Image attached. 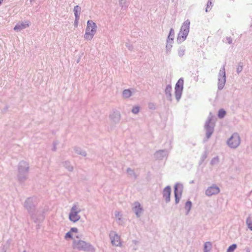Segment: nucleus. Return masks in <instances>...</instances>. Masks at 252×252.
Instances as JSON below:
<instances>
[{
  "mask_svg": "<svg viewBox=\"0 0 252 252\" xmlns=\"http://www.w3.org/2000/svg\"><path fill=\"white\" fill-rule=\"evenodd\" d=\"M29 164L25 161H21L18 165V180L21 183L24 182L28 178Z\"/></svg>",
  "mask_w": 252,
  "mask_h": 252,
  "instance_id": "nucleus-1",
  "label": "nucleus"
},
{
  "mask_svg": "<svg viewBox=\"0 0 252 252\" xmlns=\"http://www.w3.org/2000/svg\"><path fill=\"white\" fill-rule=\"evenodd\" d=\"M34 199L32 197L28 198L25 202L24 206L29 212L31 216V218L35 222H38L42 221L44 219V217L42 215L39 216V219L35 218L34 215L33 214V212L35 211V204L34 203Z\"/></svg>",
  "mask_w": 252,
  "mask_h": 252,
  "instance_id": "nucleus-2",
  "label": "nucleus"
},
{
  "mask_svg": "<svg viewBox=\"0 0 252 252\" xmlns=\"http://www.w3.org/2000/svg\"><path fill=\"white\" fill-rule=\"evenodd\" d=\"M82 210L78 202L74 203L69 213L68 219L69 220L73 222L78 221L81 219L79 213Z\"/></svg>",
  "mask_w": 252,
  "mask_h": 252,
  "instance_id": "nucleus-3",
  "label": "nucleus"
},
{
  "mask_svg": "<svg viewBox=\"0 0 252 252\" xmlns=\"http://www.w3.org/2000/svg\"><path fill=\"white\" fill-rule=\"evenodd\" d=\"M189 25L190 21L188 19L186 20L183 24L177 39V41L178 43H181L186 39L189 31Z\"/></svg>",
  "mask_w": 252,
  "mask_h": 252,
  "instance_id": "nucleus-4",
  "label": "nucleus"
},
{
  "mask_svg": "<svg viewBox=\"0 0 252 252\" xmlns=\"http://www.w3.org/2000/svg\"><path fill=\"white\" fill-rule=\"evenodd\" d=\"M97 26L92 20H88L87 23V27L84 36L85 39L91 40L96 32Z\"/></svg>",
  "mask_w": 252,
  "mask_h": 252,
  "instance_id": "nucleus-5",
  "label": "nucleus"
},
{
  "mask_svg": "<svg viewBox=\"0 0 252 252\" xmlns=\"http://www.w3.org/2000/svg\"><path fill=\"white\" fill-rule=\"evenodd\" d=\"M241 143V138L237 132L233 133L226 142L227 145L231 149H236Z\"/></svg>",
  "mask_w": 252,
  "mask_h": 252,
  "instance_id": "nucleus-6",
  "label": "nucleus"
},
{
  "mask_svg": "<svg viewBox=\"0 0 252 252\" xmlns=\"http://www.w3.org/2000/svg\"><path fill=\"white\" fill-rule=\"evenodd\" d=\"M73 248L79 251H89L93 248L89 243L82 240H75L73 242Z\"/></svg>",
  "mask_w": 252,
  "mask_h": 252,
  "instance_id": "nucleus-7",
  "label": "nucleus"
},
{
  "mask_svg": "<svg viewBox=\"0 0 252 252\" xmlns=\"http://www.w3.org/2000/svg\"><path fill=\"white\" fill-rule=\"evenodd\" d=\"M213 118V116L212 113L210 112L205 125L206 136L207 139H209L211 137L214 131V124L212 122Z\"/></svg>",
  "mask_w": 252,
  "mask_h": 252,
  "instance_id": "nucleus-8",
  "label": "nucleus"
},
{
  "mask_svg": "<svg viewBox=\"0 0 252 252\" xmlns=\"http://www.w3.org/2000/svg\"><path fill=\"white\" fill-rule=\"evenodd\" d=\"M226 83V73L224 65L220 68L218 75V89L219 90L223 89Z\"/></svg>",
  "mask_w": 252,
  "mask_h": 252,
  "instance_id": "nucleus-9",
  "label": "nucleus"
},
{
  "mask_svg": "<svg viewBox=\"0 0 252 252\" xmlns=\"http://www.w3.org/2000/svg\"><path fill=\"white\" fill-rule=\"evenodd\" d=\"M109 118L111 125H116L118 124L121 119L120 112L116 109L113 110L109 114Z\"/></svg>",
  "mask_w": 252,
  "mask_h": 252,
  "instance_id": "nucleus-10",
  "label": "nucleus"
},
{
  "mask_svg": "<svg viewBox=\"0 0 252 252\" xmlns=\"http://www.w3.org/2000/svg\"><path fill=\"white\" fill-rule=\"evenodd\" d=\"M184 187L181 183H176L174 186V193L175 199V204H177L181 198Z\"/></svg>",
  "mask_w": 252,
  "mask_h": 252,
  "instance_id": "nucleus-11",
  "label": "nucleus"
},
{
  "mask_svg": "<svg viewBox=\"0 0 252 252\" xmlns=\"http://www.w3.org/2000/svg\"><path fill=\"white\" fill-rule=\"evenodd\" d=\"M109 237L111 244L116 247H121L122 242L120 236L115 231H111L109 233Z\"/></svg>",
  "mask_w": 252,
  "mask_h": 252,
  "instance_id": "nucleus-12",
  "label": "nucleus"
},
{
  "mask_svg": "<svg viewBox=\"0 0 252 252\" xmlns=\"http://www.w3.org/2000/svg\"><path fill=\"white\" fill-rule=\"evenodd\" d=\"M183 79L180 78L176 84L175 88V94L176 99L177 101H179L181 98L183 89Z\"/></svg>",
  "mask_w": 252,
  "mask_h": 252,
  "instance_id": "nucleus-13",
  "label": "nucleus"
},
{
  "mask_svg": "<svg viewBox=\"0 0 252 252\" xmlns=\"http://www.w3.org/2000/svg\"><path fill=\"white\" fill-rule=\"evenodd\" d=\"M174 38V31L171 28L170 30L169 33L166 40V51L167 54L171 52V49L173 46Z\"/></svg>",
  "mask_w": 252,
  "mask_h": 252,
  "instance_id": "nucleus-14",
  "label": "nucleus"
},
{
  "mask_svg": "<svg viewBox=\"0 0 252 252\" xmlns=\"http://www.w3.org/2000/svg\"><path fill=\"white\" fill-rule=\"evenodd\" d=\"M220 192V188L216 185L213 184L205 190V194L207 196H211L218 194Z\"/></svg>",
  "mask_w": 252,
  "mask_h": 252,
  "instance_id": "nucleus-15",
  "label": "nucleus"
},
{
  "mask_svg": "<svg viewBox=\"0 0 252 252\" xmlns=\"http://www.w3.org/2000/svg\"><path fill=\"white\" fill-rule=\"evenodd\" d=\"M132 210L137 218H140L143 214V208L139 202H135L132 205Z\"/></svg>",
  "mask_w": 252,
  "mask_h": 252,
  "instance_id": "nucleus-16",
  "label": "nucleus"
},
{
  "mask_svg": "<svg viewBox=\"0 0 252 252\" xmlns=\"http://www.w3.org/2000/svg\"><path fill=\"white\" fill-rule=\"evenodd\" d=\"M169 154V151L167 150H161L157 151L155 154V158L159 160L163 159L164 158H167Z\"/></svg>",
  "mask_w": 252,
  "mask_h": 252,
  "instance_id": "nucleus-17",
  "label": "nucleus"
},
{
  "mask_svg": "<svg viewBox=\"0 0 252 252\" xmlns=\"http://www.w3.org/2000/svg\"><path fill=\"white\" fill-rule=\"evenodd\" d=\"M29 25L30 22L29 21H25L24 22H19L14 28V30L17 32H20L21 30L29 27Z\"/></svg>",
  "mask_w": 252,
  "mask_h": 252,
  "instance_id": "nucleus-18",
  "label": "nucleus"
},
{
  "mask_svg": "<svg viewBox=\"0 0 252 252\" xmlns=\"http://www.w3.org/2000/svg\"><path fill=\"white\" fill-rule=\"evenodd\" d=\"M171 189L169 186L166 187L163 190L162 195L165 202L168 203L170 201V195Z\"/></svg>",
  "mask_w": 252,
  "mask_h": 252,
  "instance_id": "nucleus-19",
  "label": "nucleus"
},
{
  "mask_svg": "<svg viewBox=\"0 0 252 252\" xmlns=\"http://www.w3.org/2000/svg\"><path fill=\"white\" fill-rule=\"evenodd\" d=\"M135 92V90L134 89L131 90L125 89L122 92V96L124 98H128L132 96Z\"/></svg>",
  "mask_w": 252,
  "mask_h": 252,
  "instance_id": "nucleus-20",
  "label": "nucleus"
},
{
  "mask_svg": "<svg viewBox=\"0 0 252 252\" xmlns=\"http://www.w3.org/2000/svg\"><path fill=\"white\" fill-rule=\"evenodd\" d=\"M115 216L116 220L117 223L119 225H122L124 223L123 219V215L121 212L119 211L115 212Z\"/></svg>",
  "mask_w": 252,
  "mask_h": 252,
  "instance_id": "nucleus-21",
  "label": "nucleus"
},
{
  "mask_svg": "<svg viewBox=\"0 0 252 252\" xmlns=\"http://www.w3.org/2000/svg\"><path fill=\"white\" fill-rule=\"evenodd\" d=\"M172 87L170 85H167L165 89V94L167 99L170 101L172 100Z\"/></svg>",
  "mask_w": 252,
  "mask_h": 252,
  "instance_id": "nucleus-22",
  "label": "nucleus"
},
{
  "mask_svg": "<svg viewBox=\"0 0 252 252\" xmlns=\"http://www.w3.org/2000/svg\"><path fill=\"white\" fill-rule=\"evenodd\" d=\"M63 166L69 172H72L73 166L71 165L70 162L68 160L64 161L63 162Z\"/></svg>",
  "mask_w": 252,
  "mask_h": 252,
  "instance_id": "nucleus-23",
  "label": "nucleus"
},
{
  "mask_svg": "<svg viewBox=\"0 0 252 252\" xmlns=\"http://www.w3.org/2000/svg\"><path fill=\"white\" fill-rule=\"evenodd\" d=\"M73 150L75 153L78 155H81L83 157H86L87 156V153L85 151L82 150L79 147H75L73 148Z\"/></svg>",
  "mask_w": 252,
  "mask_h": 252,
  "instance_id": "nucleus-24",
  "label": "nucleus"
},
{
  "mask_svg": "<svg viewBox=\"0 0 252 252\" xmlns=\"http://www.w3.org/2000/svg\"><path fill=\"white\" fill-rule=\"evenodd\" d=\"M212 248V243L210 242H206L204 244V252H211Z\"/></svg>",
  "mask_w": 252,
  "mask_h": 252,
  "instance_id": "nucleus-25",
  "label": "nucleus"
},
{
  "mask_svg": "<svg viewBox=\"0 0 252 252\" xmlns=\"http://www.w3.org/2000/svg\"><path fill=\"white\" fill-rule=\"evenodd\" d=\"M126 173L128 176L130 178L135 179L137 177L136 175L134 170L130 168H128L126 169Z\"/></svg>",
  "mask_w": 252,
  "mask_h": 252,
  "instance_id": "nucleus-26",
  "label": "nucleus"
},
{
  "mask_svg": "<svg viewBox=\"0 0 252 252\" xmlns=\"http://www.w3.org/2000/svg\"><path fill=\"white\" fill-rule=\"evenodd\" d=\"M186 52V48L184 46H180L177 50L178 55L180 57H182L185 55Z\"/></svg>",
  "mask_w": 252,
  "mask_h": 252,
  "instance_id": "nucleus-27",
  "label": "nucleus"
},
{
  "mask_svg": "<svg viewBox=\"0 0 252 252\" xmlns=\"http://www.w3.org/2000/svg\"><path fill=\"white\" fill-rule=\"evenodd\" d=\"M81 11V7L78 6L76 5L74 6L73 8V12L74 13V15L75 18H79L80 17V13Z\"/></svg>",
  "mask_w": 252,
  "mask_h": 252,
  "instance_id": "nucleus-28",
  "label": "nucleus"
},
{
  "mask_svg": "<svg viewBox=\"0 0 252 252\" xmlns=\"http://www.w3.org/2000/svg\"><path fill=\"white\" fill-rule=\"evenodd\" d=\"M192 202L190 201H188L185 205V209L186 210V215H188L191 208Z\"/></svg>",
  "mask_w": 252,
  "mask_h": 252,
  "instance_id": "nucleus-29",
  "label": "nucleus"
},
{
  "mask_svg": "<svg viewBox=\"0 0 252 252\" xmlns=\"http://www.w3.org/2000/svg\"><path fill=\"white\" fill-rule=\"evenodd\" d=\"M220 161V159L219 157L217 156L216 157L213 158L210 162V164L211 165H215L219 163Z\"/></svg>",
  "mask_w": 252,
  "mask_h": 252,
  "instance_id": "nucleus-30",
  "label": "nucleus"
},
{
  "mask_svg": "<svg viewBox=\"0 0 252 252\" xmlns=\"http://www.w3.org/2000/svg\"><path fill=\"white\" fill-rule=\"evenodd\" d=\"M119 3L120 6L122 7V8H126L128 6V3L126 2V0H122V1L119 0Z\"/></svg>",
  "mask_w": 252,
  "mask_h": 252,
  "instance_id": "nucleus-31",
  "label": "nucleus"
},
{
  "mask_svg": "<svg viewBox=\"0 0 252 252\" xmlns=\"http://www.w3.org/2000/svg\"><path fill=\"white\" fill-rule=\"evenodd\" d=\"M246 224L248 226V227L252 231V220H251L250 217L247 218L246 220Z\"/></svg>",
  "mask_w": 252,
  "mask_h": 252,
  "instance_id": "nucleus-32",
  "label": "nucleus"
},
{
  "mask_svg": "<svg viewBox=\"0 0 252 252\" xmlns=\"http://www.w3.org/2000/svg\"><path fill=\"white\" fill-rule=\"evenodd\" d=\"M237 245L236 244H232L230 246L227 250L226 252H233L234 250L236 249Z\"/></svg>",
  "mask_w": 252,
  "mask_h": 252,
  "instance_id": "nucleus-33",
  "label": "nucleus"
},
{
  "mask_svg": "<svg viewBox=\"0 0 252 252\" xmlns=\"http://www.w3.org/2000/svg\"><path fill=\"white\" fill-rule=\"evenodd\" d=\"M226 112L223 109H220L219 111L218 117L220 118H223L225 115Z\"/></svg>",
  "mask_w": 252,
  "mask_h": 252,
  "instance_id": "nucleus-34",
  "label": "nucleus"
},
{
  "mask_svg": "<svg viewBox=\"0 0 252 252\" xmlns=\"http://www.w3.org/2000/svg\"><path fill=\"white\" fill-rule=\"evenodd\" d=\"M212 6V3L211 2V0H209L207 2V6L205 10L206 12H208V11H209L211 9Z\"/></svg>",
  "mask_w": 252,
  "mask_h": 252,
  "instance_id": "nucleus-35",
  "label": "nucleus"
},
{
  "mask_svg": "<svg viewBox=\"0 0 252 252\" xmlns=\"http://www.w3.org/2000/svg\"><path fill=\"white\" fill-rule=\"evenodd\" d=\"M139 110H140L139 107L136 106L133 107V108L131 110V112L132 113H133L134 114H137L139 113Z\"/></svg>",
  "mask_w": 252,
  "mask_h": 252,
  "instance_id": "nucleus-36",
  "label": "nucleus"
},
{
  "mask_svg": "<svg viewBox=\"0 0 252 252\" xmlns=\"http://www.w3.org/2000/svg\"><path fill=\"white\" fill-rule=\"evenodd\" d=\"M243 70V63H239L237 67V72L239 74L242 72Z\"/></svg>",
  "mask_w": 252,
  "mask_h": 252,
  "instance_id": "nucleus-37",
  "label": "nucleus"
},
{
  "mask_svg": "<svg viewBox=\"0 0 252 252\" xmlns=\"http://www.w3.org/2000/svg\"><path fill=\"white\" fill-rule=\"evenodd\" d=\"M207 156H208L207 152L205 151L201 157V161L202 162H203L204 161V160L207 158Z\"/></svg>",
  "mask_w": 252,
  "mask_h": 252,
  "instance_id": "nucleus-38",
  "label": "nucleus"
},
{
  "mask_svg": "<svg viewBox=\"0 0 252 252\" xmlns=\"http://www.w3.org/2000/svg\"><path fill=\"white\" fill-rule=\"evenodd\" d=\"M72 236L71 234V232L69 231V232H68L67 233H66L65 234V238L66 239L67 238H72Z\"/></svg>",
  "mask_w": 252,
  "mask_h": 252,
  "instance_id": "nucleus-39",
  "label": "nucleus"
},
{
  "mask_svg": "<svg viewBox=\"0 0 252 252\" xmlns=\"http://www.w3.org/2000/svg\"><path fill=\"white\" fill-rule=\"evenodd\" d=\"M149 108L151 109H155V104L153 103H150L149 104Z\"/></svg>",
  "mask_w": 252,
  "mask_h": 252,
  "instance_id": "nucleus-40",
  "label": "nucleus"
},
{
  "mask_svg": "<svg viewBox=\"0 0 252 252\" xmlns=\"http://www.w3.org/2000/svg\"><path fill=\"white\" fill-rule=\"evenodd\" d=\"M226 40L229 44H231L232 43V39L230 37H227Z\"/></svg>",
  "mask_w": 252,
  "mask_h": 252,
  "instance_id": "nucleus-41",
  "label": "nucleus"
},
{
  "mask_svg": "<svg viewBox=\"0 0 252 252\" xmlns=\"http://www.w3.org/2000/svg\"><path fill=\"white\" fill-rule=\"evenodd\" d=\"M57 142H54L53 143V146H53V148L52 149V151H56V149H57L56 146H57Z\"/></svg>",
  "mask_w": 252,
  "mask_h": 252,
  "instance_id": "nucleus-42",
  "label": "nucleus"
},
{
  "mask_svg": "<svg viewBox=\"0 0 252 252\" xmlns=\"http://www.w3.org/2000/svg\"><path fill=\"white\" fill-rule=\"evenodd\" d=\"M126 47L129 50H132L133 49V47L132 45H129L128 43H126Z\"/></svg>",
  "mask_w": 252,
  "mask_h": 252,
  "instance_id": "nucleus-43",
  "label": "nucleus"
},
{
  "mask_svg": "<svg viewBox=\"0 0 252 252\" xmlns=\"http://www.w3.org/2000/svg\"><path fill=\"white\" fill-rule=\"evenodd\" d=\"M79 19V18H75V21H74V25L75 27H77L78 24V20Z\"/></svg>",
  "mask_w": 252,
  "mask_h": 252,
  "instance_id": "nucleus-44",
  "label": "nucleus"
},
{
  "mask_svg": "<svg viewBox=\"0 0 252 252\" xmlns=\"http://www.w3.org/2000/svg\"><path fill=\"white\" fill-rule=\"evenodd\" d=\"M78 231V229L75 227L71 228L70 229V232H77Z\"/></svg>",
  "mask_w": 252,
  "mask_h": 252,
  "instance_id": "nucleus-45",
  "label": "nucleus"
},
{
  "mask_svg": "<svg viewBox=\"0 0 252 252\" xmlns=\"http://www.w3.org/2000/svg\"><path fill=\"white\" fill-rule=\"evenodd\" d=\"M3 0H0V4L1 3V2H2Z\"/></svg>",
  "mask_w": 252,
  "mask_h": 252,
  "instance_id": "nucleus-46",
  "label": "nucleus"
},
{
  "mask_svg": "<svg viewBox=\"0 0 252 252\" xmlns=\"http://www.w3.org/2000/svg\"><path fill=\"white\" fill-rule=\"evenodd\" d=\"M31 2L34 1V0H30Z\"/></svg>",
  "mask_w": 252,
  "mask_h": 252,
  "instance_id": "nucleus-47",
  "label": "nucleus"
},
{
  "mask_svg": "<svg viewBox=\"0 0 252 252\" xmlns=\"http://www.w3.org/2000/svg\"><path fill=\"white\" fill-rule=\"evenodd\" d=\"M23 252H26V251H24Z\"/></svg>",
  "mask_w": 252,
  "mask_h": 252,
  "instance_id": "nucleus-48",
  "label": "nucleus"
}]
</instances>
